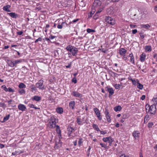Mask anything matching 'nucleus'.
Returning <instances> with one entry per match:
<instances>
[{"instance_id":"33","label":"nucleus","mask_w":157,"mask_h":157,"mask_svg":"<svg viewBox=\"0 0 157 157\" xmlns=\"http://www.w3.org/2000/svg\"><path fill=\"white\" fill-rule=\"evenodd\" d=\"M26 86L23 83H21L19 85V87L20 88H25Z\"/></svg>"},{"instance_id":"11","label":"nucleus","mask_w":157,"mask_h":157,"mask_svg":"<svg viewBox=\"0 0 157 157\" xmlns=\"http://www.w3.org/2000/svg\"><path fill=\"white\" fill-rule=\"evenodd\" d=\"M18 108L19 110L22 111L25 110L26 109V107L24 105L21 104H19L18 105Z\"/></svg>"},{"instance_id":"29","label":"nucleus","mask_w":157,"mask_h":157,"mask_svg":"<svg viewBox=\"0 0 157 157\" xmlns=\"http://www.w3.org/2000/svg\"><path fill=\"white\" fill-rule=\"evenodd\" d=\"M57 112L59 114L62 113L63 112V109L62 108L59 107L56 109Z\"/></svg>"},{"instance_id":"25","label":"nucleus","mask_w":157,"mask_h":157,"mask_svg":"<svg viewBox=\"0 0 157 157\" xmlns=\"http://www.w3.org/2000/svg\"><path fill=\"white\" fill-rule=\"evenodd\" d=\"M33 100H35L37 101H39L41 99L40 97L38 96H35L33 98H32Z\"/></svg>"},{"instance_id":"26","label":"nucleus","mask_w":157,"mask_h":157,"mask_svg":"<svg viewBox=\"0 0 157 157\" xmlns=\"http://www.w3.org/2000/svg\"><path fill=\"white\" fill-rule=\"evenodd\" d=\"M23 59H17L15 61H14V63L15 67L17 66V64L18 63H20L22 62L23 61Z\"/></svg>"},{"instance_id":"59","label":"nucleus","mask_w":157,"mask_h":157,"mask_svg":"<svg viewBox=\"0 0 157 157\" xmlns=\"http://www.w3.org/2000/svg\"><path fill=\"white\" fill-rule=\"evenodd\" d=\"M140 36L143 39L144 37V36L143 35V33L141 32L140 33Z\"/></svg>"},{"instance_id":"9","label":"nucleus","mask_w":157,"mask_h":157,"mask_svg":"<svg viewBox=\"0 0 157 157\" xmlns=\"http://www.w3.org/2000/svg\"><path fill=\"white\" fill-rule=\"evenodd\" d=\"M105 90L108 91L109 93V96L110 97L114 93V90L112 88H108V87H106L105 88Z\"/></svg>"},{"instance_id":"5","label":"nucleus","mask_w":157,"mask_h":157,"mask_svg":"<svg viewBox=\"0 0 157 157\" xmlns=\"http://www.w3.org/2000/svg\"><path fill=\"white\" fill-rule=\"evenodd\" d=\"M43 80H40L39 82L36 84V86L40 89L43 90L44 89V86L43 85Z\"/></svg>"},{"instance_id":"54","label":"nucleus","mask_w":157,"mask_h":157,"mask_svg":"<svg viewBox=\"0 0 157 157\" xmlns=\"http://www.w3.org/2000/svg\"><path fill=\"white\" fill-rule=\"evenodd\" d=\"M7 91L9 92H13V90L10 87H9L7 88Z\"/></svg>"},{"instance_id":"19","label":"nucleus","mask_w":157,"mask_h":157,"mask_svg":"<svg viewBox=\"0 0 157 157\" xmlns=\"http://www.w3.org/2000/svg\"><path fill=\"white\" fill-rule=\"evenodd\" d=\"M8 64L9 66L11 67H13L15 66L14 61L11 60H8Z\"/></svg>"},{"instance_id":"35","label":"nucleus","mask_w":157,"mask_h":157,"mask_svg":"<svg viewBox=\"0 0 157 157\" xmlns=\"http://www.w3.org/2000/svg\"><path fill=\"white\" fill-rule=\"evenodd\" d=\"M108 141L109 143V145L111 146L113 141V138L111 136H109V140H108Z\"/></svg>"},{"instance_id":"3","label":"nucleus","mask_w":157,"mask_h":157,"mask_svg":"<svg viewBox=\"0 0 157 157\" xmlns=\"http://www.w3.org/2000/svg\"><path fill=\"white\" fill-rule=\"evenodd\" d=\"M49 120L50 121L49 122V127L52 128H54L57 121V119L54 116H52Z\"/></svg>"},{"instance_id":"36","label":"nucleus","mask_w":157,"mask_h":157,"mask_svg":"<svg viewBox=\"0 0 157 157\" xmlns=\"http://www.w3.org/2000/svg\"><path fill=\"white\" fill-rule=\"evenodd\" d=\"M30 88H31L32 90V91H36V88L34 85H31L30 86Z\"/></svg>"},{"instance_id":"45","label":"nucleus","mask_w":157,"mask_h":157,"mask_svg":"<svg viewBox=\"0 0 157 157\" xmlns=\"http://www.w3.org/2000/svg\"><path fill=\"white\" fill-rule=\"evenodd\" d=\"M109 137H106L105 138H103L102 139L105 142H106L108 141L109 140Z\"/></svg>"},{"instance_id":"47","label":"nucleus","mask_w":157,"mask_h":157,"mask_svg":"<svg viewBox=\"0 0 157 157\" xmlns=\"http://www.w3.org/2000/svg\"><path fill=\"white\" fill-rule=\"evenodd\" d=\"M91 149V147L90 146L89 147V148L87 151V156H89L90 154V151Z\"/></svg>"},{"instance_id":"23","label":"nucleus","mask_w":157,"mask_h":157,"mask_svg":"<svg viewBox=\"0 0 157 157\" xmlns=\"http://www.w3.org/2000/svg\"><path fill=\"white\" fill-rule=\"evenodd\" d=\"M121 109L122 108L120 105L117 106H116L114 107V109L116 112H117V111H120L121 110Z\"/></svg>"},{"instance_id":"58","label":"nucleus","mask_w":157,"mask_h":157,"mask_svg":"<svg viewBox=\"0 0 157 157\" xmlns=\"http://www.w3.org/2000/svg\"><path fill=\"white\" fill-rule=\"evenodd\" d=\"M78 20V19L74 20L72 22H70V24L71 23H74L76 22H77Z\"/></svg>"},{"instance_id":"56","label":"nucleus","mask_w":157,"mask_h":157,"mask_svg":"<svg viewBox=\"0 0 157 157\" xmlns=\"http://www.w3.org/2000/svg\"><path fill=\"white\" fill-rule=\"evenodd\" d=\"M94 11H93V12H90V14L88 15V17H92V15L94 14Z\"/></svg>"},{"instance_id":"34","label":"nucleus","mask_w":157,"mask_h":157,"mask_svg":"<svg viewBox=\"0 0 157 157\" xmlns=\"http://www.w3.org/2000/svg\"><path fill=\"white\" fill-rule=\"evenodd\" d=\"M9 117L10 115H8L6 116L5 117H4L3 121H2V122H4L5 121H7V120H8L9 118Z\"/></svg>"},{"instance_id":"10","label":"nucleus","mask_w":157,"mask_h":157,"mask_svg":"<svg viewBox=\"0 0 157 157\" xmlns=\"http://www.w3.org/2000/svg\"><path fill=\"white\" fill-rule=\"evenodd\" d=\"M132 134L136 139H138L140 136V132L138 131H135L133 132Z\"/></svg>"},{"instance_id":"37","label":"nucleus","mask_w":157,"mask_h":157,"mask_svg":"<svg viewBox=\"0 0 157 157\" xmlns=\"http://www.w3.org/2000/svg\"><path fill=\"white\" fill-rule=\"evenodd\" d=\"M87 32L88 33H94L95 32V30H94V29H87Z\"/></svg>"},{"instance_id":"62","label":"nucleus","mask_w":157,"mask_h":157,"mask_svg":"<svg viewBox=\"0 0 157 157\" xmlns=\"http://www.w3.org/2000/svg\"><path fill=\"white\" fill-rule=\"evenodd\" d=\"M100 132V133L101 134H104L106 133V132L104 131H101L100 130L99 131Z\"/></svg>"},{"instance_id":"14","label":"nucleus","mask_w":157,"mask_h":157,"mask_svg":"<svg viewBox=\"0 0 157 157\" xmlns=\"http://www.w3.org/2000/svg\"><path fill=\"white\" fill-rule=\"evenodd\" d=\"M78 51V49L74 47L73 48H72V52H71V53L73 56H75L77 54Z\"/></svg>"},{"instance_id":"1","label":"nucleus","mask_w":157,"mask_h":157,"mask_svg":"<svg viewBox=\"0 0 157 157\" xmlns=\"http://www.w3.org/2000/svg\"><path fill=\"white\" fill-rule=\"evenodd\" d=\"M128 13L130 15H132V18L135 21H137L141 19L139 15L140 14L138 9L136 8H131L128 11Z\"/></svg>"},{"instance_id":"20","label":"nucleus","mask_w":157,"mask_h":157,"mask_svg":"<svg viewBox=\"0 0 157 157\" xmlns=\"http://www.w3.org/2000/svg\"><path fill=\"white\" fill-rule=\"evenodd\" d=\"M9 15L12 17L13 18H16L17 17V15L14 13L11 12L8 13Z\"/></svg>"},{"instance_id":"7","label":"nucleus","mask_w":157,"mask_h":157,"mask_svg":"<svg viewBox=\"0 0 157 157\" xmlns=\"http://www.w3.org/2000/svg\"><path fill=\"white\" fill-rule=\"evenodd\" d=\"M94 110L98 118L100 120H101L102 118L101 116V114L99 109L97 108H94Z\"/></svg>"},{"instance_id":"8","label":"nucleus","mask_w":157,"mask_h":157,"mask_svg":"<svg viewBox=\"0 0 157 157\" xmlns=\"http://www.w3.org/2000/svg\"><path fill=\"white\" fill-rule=\"evenodd\" d=\"M62 142L60 139L58 140V141H56V145L55 146V148L56 149H58L62 146Z\"/></svg>"},{"instance_id":"48","label":"nucleus","mask_w":157,"mask_h":157,"mask_svg":"<svg viewBox=\"0 0 157 157\" xmlns=\"http://www.w3.org/2000/svg\"><path fill=\"white\" fill-rule=\"evenodd\" d=\"M153 124L152 122L149 123L148 124L147 126L148 128H150L152 127L153 125Z\"/></svg>"},{"instance_id":"30","label":"nucleus","mask_w":157,"mask_h":157,"mask_svg":"<svg viewBox=\"0 0 157 157\" xmlns=\"http://www.w3.org/2000/svg\"><path fill=\"white\" fill-rule=\"evenodd\" d=\"M137 80V87L140 89H142L143 88V85L142 84L139 82V81H138V80Z\"/></svg>"},{"instance_id":"50","label":"nucleus","mask_w":157,"mask_h":157,"mask_svg":"<svg viewBox=\"0 0 157 157\" xmlns=\"http://www.w3.org/2000/svg\"><path fill=\"white\" fill-rule=\"evenodd\" d=\"M2 87L3 88V90H5L6 91H7V88H6V86L5 85H3L2 86Z\"/></svg>"},{"instance_id":"61","label":"nucleus","mask_w":157,"mask_h":157,"mask_svg":"<svg viewBox=\"0 0 157 157\" xmlns=\"http://www.w3.org/2000/svg\"><path fill=\"white\" fill-rule=\"evenodd\" d=\"M145 98V96L144 95H143L140 98V99L142 100H144Z\"/></svg>"},{"instance_id":"31","label":"nucleus","mask_w":157,"mask_h":157,"mask_svg":"<svg viewBox=\"0 0 157 157\" xmlns=\"http://www.w3.org/2000/svg\"><path fill=\"white\" fill-rule=\"evenodd\" d=\"M55 127H56V131L57 133L58 134H60L61 133V130H60V128L59 127V125H56L55 126Z\"/></svg>"},{"instance_id":"17","label":"nucleus","mask_w":157,"mask_h":157,"mask_svg":"<svg viewBox=\"0 0 157 157\" xmlns=\"http://www.w3.org/2000/svg\"><path fill=\"white\" fill-rule=\"evenodd\" d=\"M75 105V102L74 101H71L69 103V106L70 108L73 109H74V106Z\"/></svg>"},{"instance_id":"13","label":"nucleus","mask_w":157,"mask_h":157,"mask_svg":"<svg viewBox=\"0 0 157 157\" xmlns=\"http://www.w3.org/2000/svg\"><path fill=\"white\" fill-rule=\"evenodd\" d=\"M72 94L74 96L79 98H81L82 96V94L79 93L77 91H73Z\"/></svg>"},{"instance_id":"32","label":"nucleus","mask_w":157,"mask_h":157,"mask_svg":"<svg viewBox=\"0 0 157 157\" xmlns=\"http://www.w3.org/2000/svg\"><path fill=\"white\" fill-rule=\"evenodd\" d=\"M145 49L147 51L151 52V47L148 45L145 47Z\"/></svg>"},{"instance_id":"22","label":"nucleus","mask_w":157,"mask_h":157,"mask_svg":"<svg viewBox=\"0 0 157 157\" xmlns=\"http://www.w3.org/2000/svg\"><path fill=\"white\" fill-rule=\"evenodd\" d=\"M10 6L9 5H7L4 6L3 9L4 10L6 11L7 12H10V10L9 8L10 7Z\"/></svg>"},{"instance_id":"43","label":"nucleus","mask_w":157,"mask_h":157,"mask_svg":"<svg viewBox=\"0 0 157 157\" xmlns=\"http://www.w3.org/2000/svg\"><path fill=\"white\" fill-rule=\"evenodd\" d=\"M132 82L133 85H137V82L136 81L135 79H133V80H132Z\"/></svg>"},{"instance_id":"38","label":"nucleus","mask_w":157,"mask_h":157,"mask_svg":"<svg viewBox=\"0 0 157 157\" xmlns=\"http://www.w3.org/2000/svg\"><path fill=\"white\" fill-rule=\"evenodd\" d=\"M100 145L102 147H103L105 148H107V145L105 144H103L102 143H100Z\"/></svg>"},{"instance_id":"42","label":"nucleus","mask_w":157,"mask_h":157,"mask_svg":"<svg viewBox=\"0 0 157 157\" xmlns=\"http://www.w3.org/2000/svg\"><path fill=\"white\" fill-rule=\"evenodd\" d=\"M79 141H78V145L80 146L81 144L83 143L82 139V138H79Z\"/></svg>"},{"instance_id":"55","label":"nucleus","mask_w":157,"mask_h":157,"mask_svg":"<svg viewBox=\"0 0 157 157\" xmlns=\"http://www.w3.org/2000/svg\"><path fill=\"white\" fill-rule=\"evenodd\" d=\"M103 10V9L102 8H100L96 12L97 13H98V14L101 12L102 10Z\"/></svg>"},{"instance_id":"41","label":"nucleus","mask_w":157,"mask_h":157,"mask_svg":"<svg viewBox=\"0 0 157 157\" xmlns=\"http://www.w3.org/2000/svg\"><path fill=\"white\" fill-rule=\"evenodd\" d=\"M99 17V14L98 13L96 12L95 14L93 16V18L94 19H97Z\"/></svg>"},{"instance_id":"51","label":"nucleus","mask_w":157,"mask_h":157,"mask_svg":"<svg viewBox=\"0 0 157 157\" xmlns=\"http://www.w3.org/2000/svg\"><path fill=\"white\" fill-rule=\"evenodd\" d=\"M72 82L74 83H76L77 82L76 78L75 77L74 78L72 79Z\"/></svg>"},{"instance_id":"40","label":"nucleus","mask_w":157,"mask_h":157,"mask_svg":"<svg viewBox=\"0 0 157 157\" xmlns=\"http://www.w3.org/2000/svg\"><path fill=\"white\" fill-rule=\"evenodd\" d=\"M152 101L154 102V104L157 105V97L154 98L152 99Z\"/></svg>"},{"instance_id":"64","label":"nucleus","mask_w":157,"mask_h":157,"mask_svg":"<svg viewBox=\"0 0 157 157\" xmlns=\"http://www.w3.org/2000/svg\"><path fill=\"white\" fill-rule=\"evenodd\" d=\"M120 157H129L128 156H126L124 154L121 155Z\"/></svg>"},{"instance_id":"21","label":"nucleus","mask_w":157,"mask_h":157,"mask_svg":"<svg viewBox=\"0 0 157 157\" xmlns=\"http://www.w3.org/2000/svg\"><path fill=\"white\" fill-rule=\"evenodd\" d=\"M129 56L130 57V61L133 64H134V58L132 54L131 53L129 54Z\"/></svg>"},{"instance_id":"46","label":"nucleus","mask_w":157,"mask_h":157,"mask_svg":"<svg viewBox=\"0 0 157 157\" xmlns=\"http://www.w3.org/2000/svg\"><path fill=\"white\" fill-rule=\"evenodd\" d=\"M114 87L116 89H119L121 87V85L116 84L114 85Z\"/></svg>"},{"instance_id":"63","label":"nucleus","mask_w":157,"mask_h":157,"mask_svg":"<svg viewBox=\"0 0 157 157\" xmlns=\"http://www.w3.org/2000/svg\"><path fill=\"white\" fill-rule=\"evenodd\" d=\"M71 63H70L68 64V65L67 66H66V68H70L71 67Z\"/></svg>"},{"instance_id":"49","label":"nucleus","mask_w":157,"mask_h":157,"mask_svg":"<svg viewBox=\"0 0 157 157\" xmlns=\"http://www.w3.org/2000/svg\"><path fill=\"white\" fill-rule=\"evenodd\" d=\"M42 40V39L41 37H40L38 39H36L35 41V43H37L38 41H41Z\"/></svg>"},{"instance_id":"18","label":"nucleus","mask_w":157,"mask_h":157,"mask_svg":"<svg viewBox=\"0 0 157 157\" xmlns=\"http://www.w3.org/2000/svg\"><path fill=\"white\" fill-rule=\"evenodd\" d=\"M146 55L144 53H142L141 55L140 56V60L141 62L144 61L145 58H146Z\"/></svg>"},{"instance_id":"4","label":"nucleus","mask_w":157,"mask_h":157,"mask_svg":"<svg viewBox=\"0 0 157 157\" xmlns=\"http://www.w3.org/2000/svg\"><path fill=\"white\" fill-rule=\"evenodd\" d=\"M105 21L106 22L111 25H113L115 24V20L110 17H106Z\"/></svg>"},{"instance_id":"27","label":"nucleus","mask_w":157,"mask_h":157,"mask_svg":"<svg viewBox=\"0 0 157 157\" xmlns=\"http://www.w3.org/2000/svg\"><path fill=\"white\" fill-rule=\"evenodd\" d=\"M140 27L141 28H145L146 29H149L150 26L148 24H146V25H144L142 24L141 25Z\"/></svg>"},{"instance_id":"2","label":"nucleus","mask_w":157,"mask_h":157,"mask_svg":"<svg viewBox=\"0 0 157 157\" xmlns=\"http://www.w3.org/2000/svg\"><path fill=\"white\" fill-rule=\"evenodd\" d=\"M145 107L147 112H149L151 114L154 115L155 114L157 111L155 105L153 104L151 106L149 105H146Z\"/></svg>"},{"instance_id":"6","label":"nucleus","mask_w":157,"mask_h":157,"mask_svg":"<svg viewBox=\"0 0 157 157\" xmlns=\"http://www.w3.org/2000/svg\"><path fill=\"white\" fill-rule=\"evenodd\" d=\"M101 2L99 0H95L93 5L92 8L99 6H101Z\"/></svg>"},{"instance_id":"39","label":"nucleus","mask_w":157,"mask_h":157,"mask_svg":"<svg viewBox=\"0 0 157 157\" xmlns=\"http://www.w3.org/2000/svg\"><path fill=\"white\" fill-rule=\"evenodd\" d=\"M65 22H63L61 24V25H57V28L59 29H62L63 28V24H64Z\"/></svg>"},{"instance_id":"60","label":"nucleus","mask_w":157,"mask_h":157,"mask_svg":"<svg viewBox=\"0 0 157 157\" xmlns=\"http://www.w3.org/2000/svg\"><path fill=\"white\" fill-rule=\"evenodd\" d=\"M137 32V30L136 29H135L132 30V33L133 34H135Z\"/></svg>"},{"instance_id":"57","label":"nucleus","mask_w":157,"mask_h":157,"mask_svg":"<svg viewBox=\"0 0 157 157\" xmlns=\"http://www.w3.org/2000/svg\"><path fill=\"white\" fill-rule=\"evenodd\" d=\"M23 32L22 31H20L19 32H17V35H21L22 34Z\"/></svg>"},{"instance_id":"52","label":"nucleus","mask_w":157,"mask_h":157,"mask_svg":"<svg viewBox=\"0 0 157 157\" xmlns=\"http://www.w3.org/2000/svg\"><path fill=\"white\" fill-rule=\"evenodd\" d=\"M107 121L108 122H110L111 121V119L109 116H106Z\"/></svg>"},{"instance_id":"15","label":"nucleus","mask_w":157,"mask_h":157,"mask_svg":"<svg viewBox=\"0 0 157 157\" xmlns=\"http://www.w3.org/2000/svg\"><path fill=\"white\" fill-rule=\"evenodd\" d=\"M120 55L124 56L126 52V50L124 48H121L119 51Z\"/></svg>"},{"instance_id":"28","label":"nucleus","mask_w":157,"mask_h":157,"mask_svg":"<svg viewBox=\"0 0 157 157\" xmlns=\"http://www.w3.org/2000/svg\"><path fill=\"white\" fill-rule=\"evenodd\" d=\"M92 127L96 130L97 131H100L99 128L98 126L95 124H93L92 125Z\"/></svg>"},{"instance_id":"24","label":"nucleus","mask_w":157,"mask_h":157,"mask_svg":"<svg viewBox=\"0 0 157 157\" xmlns=\"http://www.w3.org/2000/svg\"><path fill=\"white\" fill-rule=\"evenodd\" d=\"M74 46L71 45H68L66 48V49L69 51H70L71 53L72 52V48H73Z\"/></svg>"},{"instance_id":"44","label":"nucleus","mask_w":157,"mask_h":157,"mask_svg":"<svg viewBox=\"0 0 157 157\" xmlns=\"http://www.w3.org/2000/svg\"><path fill=\"white\" fill-rule=\"evenodd\" d=\"M0 107H2L3 108L5 109L6 107V105L4 103H0Z\"/></svg>"},{"instance_id":"12","label":"nucleus","mask_w":157,"mask_h":157,"mask_svg":"<svg viewBox=\"0 0 157 157\" xmlns=\"http://www.w3.org/2000/svg\"><path fill=\"white\" fill-rule=\"evenodd\" d=\"M84 118H82V119L78 117L77 118V122L79 125H82L85 123V121L83 120Z\"/></svg>"},{"instance_id":"16","label":"nucleus","mask_w":157,"mask_h":157,"mask_svg":"<svg viewBox=\"0 0 157 157\" xmlns=\"http://www.w3.org/2000/svg\"><path fill=\"white\" fill-rule=\"evenodd\" d=\"M74 129V128L71 127V126H68L67 128V130L68 131V135L69 136H71V134Z\"/></svg>"},{"instance_id":"53","label":"nucleus","mask_w":157,"mask_h":157,"mask_svg":"<svg viewBox=\"0 0 157 157\" xmlns=\"http://www.w3.org/2000/svg\"><path fill=\"white\" fill-rule=\"evenodd\" d=\"M105 113L106 116H109V113L107 109H105Z\"/></svg>"}]
</instances>
